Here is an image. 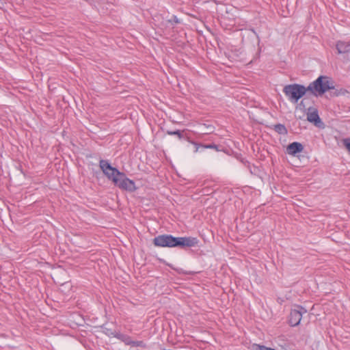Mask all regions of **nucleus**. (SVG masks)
Wrapping results in <instances>:
<instances>
[{
  "label": "nucleus",
  "instance_id": "f257e3e1",
  "mask_svg": "<svg viewBox=\"0 0 350 350\" xmlns=\"http://www.w3.org/2000/svg\"><path fill=\"white\" fill-rule=\"evenodd\" d=\"M334 88L333 83L328 77L320 76L314 81L310 83L307 88L302 85L294 83L284 86L283 92L290 101L297 103L305 95L306 91H309L313 95L318 96Z\"/></svg>",
  "mask_w": 350,
  "mask_h": 350
},
{
  "label": "nucleus",
  "instance_id": "f03ea898",
  "mask_svg": "<svg viewBox=\"0 0 350 350\" xmlns=\"http://www.w3.org/2000/svg\"><path fill=\"white\" fill-rule=\"evenodd\" d=\"M99 166L108 179L112 180L113 183L117 182V178L120 174L118 169L112 167L108 161L103 159L100 161Z\"/></svg>",
  "mask_w": 350,
  "mask_h": 350
},
{
  "label": "nucleus",
  "instance_id": "7ed1b4c3",
  "mask_svg": "<svg viewBox=\"0 0 350 350\" xmlns=\"http://www.w3.org/2000/svg\"><path fill=\"white\" fill-rule=\"evenodd\" d=\"M153 243L157 247H176L177 237L170 234L159 235L154 238Z\"/></svg>",
  "mask_w": 350,
  "mask_h": 350
},
{
  "label": "nucleus",
  "instance_id": "20e7f679",
  "mask_svg": "<svg viewBox=\"0 0 350 350\" xmlns=\"http://www.w3.org/2000/svg\"><path fill=\"white\" fill-rule=\"evenodd\" d=\"M114 184L120 189L129 191H134L137 189L135 182L127 178L123 172H120L117 178V182Z\"/></svg>",
  "mask_w": 350,
  "mask_h": 350
},
{
  "label": "nucleus",
  "instance_id": "39448f33",
  "mask_svg": "<svg viewBox=\"0 0 350 350\" xmlns=\"http://www.w3.org/2000/svg\"><path fill=\"white\" fill-rule=\"evenodd\" d=\"M307 312V310L301 306H297L292 309L290 313L288 323L293 326H297L300 323L303 314Z\"/></svg>",
  "mask_w": 350,
  "mask_h": 350
},
{
  "label": "nucleus",
  "instance_id": "423d86ee",
  "mask_svg": "<svg viewBox=\"0 0 350 350\" xmlns=\"http://www.w3.org/2000/svg\"><path fill=\"white\" fill-rule=\"evenodd\" d=\"M198 243V240L195 237H177V244L176 247H194Z\"/></svg>",
  "mask_w": 350,
  "mask_h": 350
},
{
  "label": "nucleus",
  "instance_id": "0eeeda50",
  "mask_svg": "<svg viewBox=\"0 0 350 350\" xmlns=\"http://www.w3.org/2000/svg\"><path fill=\"white\" fill-rule=\"evenodd\" d=\"M304 150L303 145L299 142H293L288 145L286 147V152L290 155H295L296 154L302 152Z\"/></svg>",
  "mask_w": 350,
  "mask_h": 350
},
{
  "label": "nucleus",
  "instance_id": "6e6552de",
  "mask_svg": "<svg viewBox=\"0 0 350 350\" xmlns=\"http://www.w3.org/2000/svg\"><path fill=\"white\" fill-rule=\"evenodd\" d=\"M307 120L308 122H313L315 125H318V124L321 122V119L317 110L309 108V111L307 113Z\"/></svg>",
  "mask_w": 350,
  "mask_h": 350
},
{
  "label": "nucleus",
  "instance_id": "1a4fd4ad",
  "mask_svg": "<svg viewBox=\"0 0 350 350\" xmlns=\"http://www.w3.org/2000/svg\"><path fill=\"white\" fill-rule=\"evenodd\" d=\"M336 49L340 54L350 52V42L345 41H338L336 43Z\"/></svg>",
  "mask_w": 350,
  "mask_h": 350
},
{
  "label": "nucleus",
  "instance_id": "9d476101",
  "mask_svg": "<svg viewBox=\"0 0 350 350\" xmlns=\"http://www.w3.org/2000/svg\"><path fill=\"white\" fill-rule=\"evenodd\" d=\"M275 131L278 132L279 134L286 135L287 133V130L284 125L281 124H278L275 125Z\"/></svg>",
  "mask_w": 350,
  "mask_h": 350
},
{
  "label": "nucleus",
  "instance_id": "9b49d317",
  "mask_svg": "<svg viewBox=\"0 0 350 350\" xmlns=\"http://www.w3.org/2000/svg\"><path fill=\"white\" fill-rule=\"evenodd\" d=\"M253 350H276V349L266 347L265 345L254 344L253 345Z\"/></svg>",
  "mask_w": 350,
  "mask_h": 350
},
{
  "label": "nucleus",
  "instance_id": "f8f14e48",
  "mask_svg": "<svg viewBox=\"0 0 350 350\" xmlns=\"http://www.w3.org/2000/svg\"><path fill=\"white\" fill-rule=\"evenodd\" d=\"M131 346L132 347H140L145 348L146 344L142 340H132Z\"/></svg>",
  "mask_w": 350,
  "mask_h": 350
},
{
  "label": "nucleus",
  "instance_id": "ddd939ff",
  "mask_svg": "<svg viewBox=\"0 0 350 350\" xmlns=\"http://www.w3.org/2000/svg\"><path fill=\"white\" fill-rule=\"evenodd\" d=\"M167 133L170 135H176V136H178V137L179 139H181L183 137L182 133L179 130H176V131H167Z\"/></svg>",
  "mask_w": 350,
  "mask_h": 350
},
{
  "label": "nucleus",
  "instance_id": "4468645a",
  "mask_svg": "<svg viewBox=\"0 0 350 350\" xmlns=\"http://www.w3.org/2000/svg\"><path fill=\"white\" fill-rule=\"evenodd\" d=\"M121 341L124 342L127 345H131L132 339L130 336L124 334L122 338L121 339Z\"/></svg>",
  "mask_w": 350,
  "mask_h": 350
},
{
  "label": "nucleus",
  "instance_id": "2eb2a0df",
  "mask_svg": "<svg viewBox=\"0 0 350 350\" xmlns=\"http://www.w3.org/2000/svg\"><path fill=\"white\" fill-rule=\"evenodd\" d=\"M202 148L205 149H215L216 150H218L217 146L214 144L203 145Z\"/></svg>",
  "mask_w": 350,
  "mask_h": 350
},
{
  "label": "nucleus",
  "instance_id": "dca6fc26",
  "mask_svg": "<svg viewBox=\"0 0 350 350\" xmlns=\"http://www.w3.org/2000/svg\"><path fill=\"white\" fill-rule=\"evenodd\" d=\"M343 144L350 154V139L349 138L345 139L343 141Z\"/></svg>",
  "mask_w": 350,
  "mask_h": 350
},
{
  "label": "nucleus",
  "instance_id": "f3484780",
  "mask_svg": "<svg viewBox=\"0 0 350 350\" xmlns=\"http://www.w3.org/2000/svg\"><path fill=\"white\" fill-rule=\"evenodd\" d=\"M191 144L195 146V152H197L199 151L200 148H202L203 144H198L195 142H192Z\"/></svg>",
  "mask_w": 350,
  "mask_h": 350
},
{
  "label": "nucleus",
  "instance_id": "a211bd4d",
  "mask_svg": "<svg viewBox=\"0 0 350 350\" xmlns=\"http://www.w3.org/2000/svg\"><path fill=\"white\" fill-rule=\"evenodd\" d=\"M104 331L103 332L107 335L108 336H112V334H113V331L111 330V329H108V328H105L104 327Z\"/></svg>",
  "mask_w": 350,
  "mask_h": 350
},
{
  "label": "nucleus",
  "instance_id": "6ab92c4d",
  "mask_svg": "<svg viewBox=\"0 0 350 350\" xmlns=\"http://www.w3.org/2000/svg\"><path fill=\"white\" fill-rule=\"evenodd\" d=\"M123 336H124V334L118 333V332H113V334H112V336H113L120 340L122 338Z\"/></svg>",
  "mask_w": 350,
  "mask_h": 350
}]
</instances>
